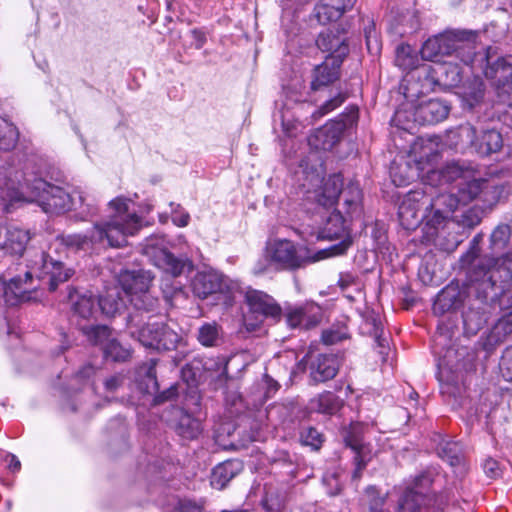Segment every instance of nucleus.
Wrapping results in <instances>:
<instances>
[{
	"label": "nucleus",
	"mask_w": 512,
	"mask_h": 512,
	"mask_svg": "<svg viewBox=\"0 0 512 512\" xmlns=\"http://www.w3.org/2000/svg\"><path fill=\"white\" fill-rule=\"evenodd\" d=\"M512 259L510 255L497 258H483L474 263L469 273V289L483 304L506 299L511 302L508 311L493 325L484 341V348L492 350L512 333Z\"/></svg>",
	"instance_id": "obj_1"
},
{
	"label": "nucleus",
	"mask_w": 512,
	"mask_h": 512,
	"mask_svg": "<svg viewBox=\"0 0 512 512\" xmlns=\"http://www.w3.org/2000/svg\"><path fill=\"white\" fill-rule=\"evenodd\" d=\"M445 56L455 57L472 72L480 71L496 87L502 101L512 105V56H502L498 48L488 46L478 51V32L473 30H447L437 35Z\"/></svg>",
	"instance_id": "obj_2"
},
{
	"label": "nucleus",
	"mask_w": 512,
	"mask_h": 512,
	"mask_svg": "<svg viewBox=\"0 0 512 512\" xmlns=\"http://www.w3.org/2000/svg\"><path fill=\"white\" fill-rule=\"evenodd\" d=\"M0 198L3 200H21L38 202L43 211L50 214H61L70 210L78 211L82 220H87L98 213L97 206L88 201V196L81 190L72 193L52 185L42 178L33 180L16 172L14 177L5 169L0 172Z\"/></svg>",
	"instance_id": "obj_3"
},
{
	"label": "nucleus",
	"mask_w": 512,
	"mask_h": 512,
	"mask_svg": "<svg viewBox=\"0 0 512 512\" xmlns=\"http://www.w3.org/2000/svg\"><path fill=\"white\" fill-rule=\"evenodd\" d=\"M111 215L105 222L96 223L88 234H68L61 236V242L74 251L94 250L97 245L122 247L127 237L132 236L141 228V219L129 209V200L117 197L109 202Z\"/></svg>",
	"instance_id": "obj_4"
},
{
	"label": "nucleus",
	"mask_w": 512,
	"mask_h": 512,
	"mask_svg": "<svg viewBox=\"0 0 512 512\" xmlns=\"http://www.w3.org/2000/svg\"><path fill=\"white\" fill-rule=\"evenodd\" d=\"M458 199L451 193L441 192L434 195L424 189L408 192L398 208L402 224L416 225L425 222L426 234L435 236L444 228L452 213L458 207Z\"/></svg>",
	"instance_id": "obj_5"
},
{
	"label": "nucleus",
	"mask_w": 512,
	"mask_h": 512,
	"mask_svg": "<svg viewBox=\"0 0 512 512\" xmlns=\"http://www.w3.org/2000/svg\"><path fill=\"white\" fill-rule=\"evenodd\" d=\"M27 268L24 278L13 277L6 286V294L10 291L20 302L29 300V293L36 288L32 286L33 277L40 281L47 280L49 290L54 291L59 283L67 281L73 274V271L65 268L62 262L53 260L43 251L35 253Z\"/></svg>",
	"instance_id": "obj_6"
},
{
	"label": "nucleus",
	"mask_w": 512,
	"mask_h": 512,
	"mask_svg": "<svg viewBox=\"0 0 512 512\" xmlns=\"http://www.w3.org/2000/svg\"><path fill=\"white\" fill-rule=\"evenodd\" d=\"M422 156V166L425 167L421 173V182L425 187L424 190L432 192L434 195L441 192L453 194L454 187L451 190H447V188L460 178L463 174L462 169L455 163L439 168L441 154L436 149H424Z\"/></svg>",
	"instance_id": "obj_7"
},
{
	"label": "nucleus",
	"mask_w": 512,
	"mask_h": 512,
	"mask_svg": "<svg viewBox=\"0 0 512 512\" xmlns=\"http://www.w3.org/2000/svg\"><path fill=\"white\" fill-rule=\"evenodd\" d=\"M362 190L358 183H349L343 193L342 209L333 211L327 218L323 234L333 239L348 236V223L362 214Z\"/></svg>",
	"instance_id": "obj_8"
},
{
	"label": "nucleus",
	"mask_w": 512,
	"mask_h": 512,
	"mask_svg": "<svg viewBox=\"0 0 512 512\" xmlns=\"http://www.w3.org/2000/svg\"><path fill=\"white\" fill-rule=\"evenodd\" d=\"M266 257L274 271H296L316 260L305 246L288 239L269 241L266 245Z\"/></svg>",
	"instance_id": "obj_9"
},
{
	"label": "nucleus",
	"mask_w": 512,
	"mask_h": 512,
	"mask_svg": "<svg viewBox=\"0 0 512 512\" xmlns=\"http://www.w3.org/2000/svg\"><path fill=\"white\" fill-rule=\"evenodd\" d=\"M141 322L137 314H130L127 326L131 336L146 348L173 350L181 340L180 335L166 324L153 323L141 326Z\"/></svg>",
	"instance_id": "obj_10"
},
{
	"label": "nucleus",
	"mask_w": 512,
	"mask_h": 512,
	"mask_svg": "<svg viewBox=\"0 0 512 512\" xmlns=\"http://www.w3.org/2000/svg\"><path fill=\"white\" fill-rule=\"evenodd\" d=\"M432 483L431 473L417 475L399 498L397 512H429L431 497L428 491Z\"/></svg>",
	"instance_id": "obj_11"
},
{
	"label": "nucleus",
	"mask_w": 512,
	"mask_h": 512,
	"mask_svg": "<svg viewBox=\"0 0 512 512\" xmlns=\"http://www.w3.org/2000/svg\"><path fill=\"white\" fill-rule=\"evenodd\" d=\"M80 330L91 344L101 347L105 358H110L115 362H124L131 356V351L117 340L108 326H81Z\"/></svg>",
	"instance_id": "obj_12"
},
{
	"label": "nucleus",
	"mask_w": 512,
	"mask_h": 512,
	"mask_svg": "<svg viewBox=\"0 0 512 512\" xmlns=\"http://www.w3.org/2000/svg\"><path fill=\"white\" fill-rule=\"evenodd\" d=\"M459 136L473 146L482 156H488L501 150L503 138L500 132L496 130L484 131L480 138H477L476 129L470 125H462L459 128Z\"/></svg>",
	"instance_id": "obj_13"
},
{
	"label": "nucleus",
	"mask_w": 512,
	"mask_h": 512,
	"mask_svg": "<svg viewBox=\"0 0 512 512\" xmlns=\"http://www.w3.org/2000/svg\"><path fill=\"white\" fill-rule=\"evenodd\" d=\"M245 302L249 307L250 312L263 318H270L278 321L282 315V309L276 300L269 294L256 290L249 289L245 293Z\"/></svg>",
	"instance_id": "obj_14"
},
{
	"label": "nucleus",
	"mask_w": 512,
	"mask_h": 512,
	"mask_svg": "<svg viewBox=\"0 0 512 512\" xmlns=\"http://www.w3.org/2000/svg\"><path fill=\"white\" fill-rule=\"evenodd\" d=\"M317 47L329 55L326 59L343 62L349 52L347 38L339 29H326L322 31L316 40Z\"/></svg>",
	"instance_id": "obj_15"
},
{
	"label": "nucleus",
	"mask_w": 512,
	"mask_h": 512,
	"mask_svg": "<svg viewBox=\"0 0 512 512\" xmlns=\"http://www.w3.org/2000/svg\"><path fill=\"white\" fill-rule=\"evenodd\" d=\"M30 240V233L14 225L0 224V249L10 255H22Z\"/></svg>",
	"instance_id": "obj_16"
},
{
	"label": "nucleus",
	"mask_w": 512,
	"mask_h": 512,
	"mask_svg": "<svg viewBox=\"0 0 512 512\" xmlns=\"http://www.w3.org/2000/svg\"><path fill=\"white\" fill-rule=\"evenodd\" d=\"M158 239H147L144 246V252L147 255H156V265L162 268L166 273L171 274L173 277L181 275L186 266V262L182 259L176 258L169 251L158 248Z\"/></svg>",
	"instance_id": "obj_17"
},
{
	"label": "nucleus",
	"mask_w": 512,
	"mask_h": 512,
	"mask_svg": "<svg viewBox=\"0 0 512 512\" xmlns=\"http://www.w3.org/2000/svg\"><path fill=\"white\" fill-rule=\"evenodd\" d=\"M153 277L149 271H122L119 275V288L125 298H131L132 294L146 291L150 288Z\"/></svg>",
	"instance_id": "obj_18"
},
{
	"label": "nucleus",
	"mask_w": 512,
	"mask_h": 512,
	"mask_svg": "<svg viewBox=\"0 0 512 512\" xmlns=\"http://www.w3.org/2000/svg\"><path fill=\"white\" fill-rule=\"evenodd\" d=\"M449 110V106L444 101L430 99L415 107L413 117L422 125H430L444 120L448 116Z\"/></svg>",
	"instance_id": "obj_19"
},
{
	"label": "nucleus",
	"mask_w": 512,
	"mask_h": 512,
	"mask_svg": "<svg viewBox=\"0 0 512 512\" xmlns=\"http://www.w3.org/2000/svg\"><path fill=\"white\" fill-rule=\"evenodd\" d=\"M423 156L414 158L412 162L404 161L394 163L390 168V176L396 186H406L415 179L421 180V173H423Z\"/></svg>",
	"instance_id": "obj_20"
},
{
	"label": "nucleus",
	"mask_w": 512,
	"mask_h": 512,
	"mask_svg": "<svg viewBox=\"0 0 512 512\" xmlns=\"http://www.w3.org/2000/svg\"><path fill=\"white\" fill-rule=\"evenodd\" d=\"M342 128L337 123L326 124L316 129L308 138V144L316 150H330L340 140Z\"/></svg>",
	"instance_id": "obj_21"
},
{
	"label": "nucleus",
	"mask_w": 512,
	"mask_h": 512,
	"mask_svg": "<svg viewBox=\"0 0 512 512\" xmlns=\"http://www.w3.org/2000/svg\"><path fill=\"white\" fill-rule=\"evenodd\" d=\"M222 281V275L215 271L198 272L192 280L193 293L200 299H206L220 291Z\"/></svg>",
	"instance_id": "obj_22"
},
{
	"label": "nucleus",
	"mask_w": 512,
	"mask_h": 512,
	"mask_svg": "<svg viewBox=\"0 0 512 512\" xmlns=\"http://www.w3.org/2000/svg\"><path fill=\"white\" fill-rule=\"evenodd\" d=\"M339 370V363L334 355H318L310 365V376L315 383L333 379Z\"/></svg>",
	"instance_id": "obj_23"
},
{
	"label": "nucleus",
	"mask_w": 512,
	"mask_h": 512,
	"mask_svg": "<svg viewBox=\"0 0 512 512\" xmlns=\"http://www.w3.org/2000/svg\"><path fill=\"white\" fill-rule=\"evenodd\" d=\"M341 64L342 62L326 59L323 63L317 65L312 74L311 89L317 91L336 81L340 75Z\"/></svg>",
	"instance_id": "obj_24"
},
{
	"label": "nucleus",
	"mask_w": 512,
	"mask_h": 512,
	"mask_svg": "<svg viewBox=\"0 0 512 512\" xmlns=\"http://www.w3.org/2000/svg\"><path fill=\"white\" fill-rule=\"evenodd\" d=\"M346 444L351 447L355 452L354 465L355 469L353 472V479L358 480L362 475V471L366 468L367 464L371 461V451L365 446L358 435L350 432L345 437Z\"/></svg>",
	"instance_id": "obj_25"
},
{
	"label": "nucleus",
	"mask_w": 512,
	"mask_h": 512,
	"mask_svg": "<svg viewBox=\"0 0 512 512\" xmlns=\"http://www.w3.org/2000/svg\"><path fill=\"white\" fill-rule=\"evenodd\" d=\"M74 317L89 320L98 312V298L92 293L70 294Z\"/></svg>",
	"instance_id": "obj_26"
},
{
	"label": "nucleus",
	"mask_w": 512,
	"mask_h": 512,
	"mask_svg": "<svg viewBox=\"0 0 512 512\" xmlns=\"http://www.w3.org/2000/svg\"><path fill=\"white\" fill-rule=\"evenodd\" d=\"M319 3L315 6L314 13L318 22L326 25L329 22L338 20L347 10H350L356 0H343L341 5L334 3Z\"/></svg>",
	"instance_id": "obj_27"
},
{
	"label": "nucleus",
	"mask_w": 512,
	"mask_h": 512,
	"mask_svg": "<svg viewBox=\"0 0 512 512\" xmlns=\"http://www.w3.org/2000/svg\"><path fill=\"white\" fill-rule=\"evenodd\" d=\"M127 298L123 295L118 286L107 289L106 293L98 298V306L103 314L108 317H114L125 307Z\"/></svg>",
	"instance_id": "obj_28"
},
{
	"label": "nucleus",
	"mask_w": 512,
	"mask_h": 512,
	"mask_svg": "<svg viewBox=\"0 0 512 512\" xmlns=\"http://www.w3.org/2000/svg\"><path fill=\"white\" fill-rule=\"evenodd\" d=\"M242 470V463L238 460H228L218 464L211 474V486L218 490L226 485Z\"/></svg>",
	"instance_id": "obj_29"
},
{
	"label": "nucleus",
	"mask_w": 512,
	"mask_h": 512,
	"mask_svg": "<svg viewBox=\"0 0 512 512\" xmlns=\"http://www.w3.org/2000/svg\"><path fill=\"white\" fill-rule=\"evenodd\" d=\"M342 187L343 181L340 175L334 174L328 177L323 184L321 193L317 196L318 203L324 207L333 206L340 196L343 198L347 187L343 190Z\"/></svg>",
	"instance_id": "obj_30"
},
{
	"label": "nucleus",
	"mask_w": 512,
	"mask_h": 512,
	"mask_svg": "<svg viewBox=\"0 0 512 512\" xmlns=\"http://www.w3.org/2000/svg\"><path fill=\"white\" fill-rule=\"evenodd\" d=\"M461 304L460 292L456 287L447 286L441 290L433 304L435 314H444L459 307Z\"/></svg>",
	"instance_id": "obj_31"
},
{
	"label": "nucleus",
	"mask_w": 512,
	"mask_h": 512,
	"mask_svg": "<svg viewBox=\"0 0 512 512\" xmlns=\"http://www.w3.org/2000/svg\"><path fill=\"white\" fill-rule=\"evenodd\" d=\"M461 67L455 62H445L440 65L441 80L445 86L458 87L464 81V76L472 71L465 64Z\"/></svg>",
	"instance_id": "obj_32"
},
{
	"label": "nucleus",
	"mask_w": 512,
	"mask_h": 512,
	"mask_svg": "<svg viewBox=\"0 0 512 512\" xmlns=\"http://www.w3.org/2000/svg\"><path fill=\"white\" fill-rule=\"evenodd\" d=\"M474 74V78L468 84L463 85L462 97L464 104L469 108L473 109L477 104H479L484 97V83L480 78V74H483L480 71L472 72Z\"/></svg>",
	"instance_id": "obj_33"
},
{
	"label": "nucleus",
	"mask_w": 512,
	"mask_h": 512,
	"mask_svg": "<svg viewBox=\"0 0 512 512\" xmlns=\"http://www.w3.org/2000/svg\"><path fill=\"white\" fill-rule=\"evenodd\" d=\"M488 313L484 306H471L463 313V324L467 334L475 335L487 322Z\"/></svg>",
	"instance_id": "obj_34"
},
{
	"label": "nucleus",
	"mask_w": 512,
	"mask_h": 512,
	"mask_svg": "<svg viewBox=\"0 0 512 512\" xmlns=\"http://www.w3.org/2000/svg\"><path fill=\"white\" fill-rule=\"evenodd\" d=\"M342 405L340 398L333 392L326 391L319 394L309 402L312 411L324 414H335Z\"/></svg>",
	"instance_id": "obj_35"
},
{
	"label": "nucleus",
	"mask_w": 512,
	"mask_h": 512,
	"mask_svg": "<svg viewBox=\"0 0 512 512\" xmlns=\"http://www.w3.org/2000/svg\"><path fill=\"white\" fill-rule=\"evenodd\" d=\"M456 183V188L459 193V196L453 195L458 199V204L460 202L467 203L475 199L483 190V186L486 184V181L483 179H472L466 181L463 179L462 175Z\"/></svg>",
	"instance_id": "obj_36"
},
{
	"label": "nucleus",
	"mask_w": 512,
	"mask_h": 512,
	"mask_svg": "<svg viewBox=\"0 0 512 512\" xmlns=\"http://www.w3.org/2000/svg\"><path fill=\"white\" fill-rule=\"evenodd\" d=\"M197 340L202 346L217 347L223 342V331L216 322H206L198 328Z\"/></svg>",
	"instance_id": "obj_37"
},
{
	"label": "nucleus",
	"mask_w": 512,
	"mask_h": 512,
	"mask_svg": "<svg viewBox=\"0 0 512 512\" xmlns=\"http://www.w3.org/2000/svg\"><path fill=\"white\" fill-rule=\"evenodd\" d=\"M287 322L292 328L303 327L310 329L318 324L319 318L315 315H309L306 308L297 307L287 313Z\"/></svg>",
	"instance_id": "obj_38"
},
{
	"label": "nucleus",
	"mask_w": 512,
	"mask_h": 512,
	"mask_svg": "<svg viewBox=\"0 0 512 512\" xmlns=\"http://www.w3.org/2000/svg\"><path fill=\"white\" fill-rule=\"evenodd\" d=\"M202 431L201 422L192 417L191 415L184 413L180 416L176 426V432L185 439H195Z\"/></svg>",
	"instance_id": "obj_39"
},
{
	"label": "nucleus",
	"mask_w": 512,
	"mask_h": 512,
	"mask_svg": "<svg viewBox=\"0 0 512 512\" xmlns=\"http://www.w3.org/2000/svg\"><path fill=\"white\" fill-rule=\"evenodd\" d=\"M417 52L408 44H400L396 48L395 64L402 70H413L418 66Z\"/></svg>",
	"instance_id": "obj_40"
},
{
	"label": "nucleus",
	"mask_w": 512,
	"mask_h": 512,
	"mask_svg": "<svg viewBox=\"0 0 512 512\" xmlns=\"http://www.w3.org/2000/svg\"><path fill=\"white\" fill-rule=\"evenodd\" d=\"M19 132L14 124L0 117V151H10L18 141Z\"/></svg>",
	"instance_id": "obj_41"
},
{
	"label": "nucleus",
	"mask_w": 512,
	"mask_h": 512,
	"mask_svg": "<svg viewBox=\"0 0 512 512\" xmlns=\"http://www.w3.org/2000/svg\"><path fill=\"white\" fill-rule=\"evenodd\" d=\"M438 455L453 467L464 465L461 447L457 442H442L438 447Z\"/></svg>",
	"instance_id": "obj_42"
},
{
	"label": "nucleus",
	"mask_w": 512,
	"mask_h": 512,
	"mask_svg": "<svg viewBox=\"0 0 512 512\" xmlns=\"http://www.w3.org/2000/svg\"><path fill=\"white\" fill-rule=\"evenodd\" d=\"M128 301L138 312H153L159 305L158 298L152 294L150 288L146 291L132 294Z\"/></svg>",
	"instance_id": "obj_43"
},
{
	"label": "nucleus",
	"mask_w": 512,
	"mask_h": 512,
	"mask_svg": "<svg viewBox=\"0 0 512 512\" xmlns=\"http://www.w3.org/2000/svg\"><path fill=\"white\" fill-rule=\"evenodd\" d=\"M511 230L506 224L498 225L490 236V248L495 254L502 253L510 240Z\"/></svg>",
	"instance_id": "obj_44"
},
{
	"label": "nucleus",
	"mask_w": 512,
	"mask_h": 512,
	"mask_svg": "<svg viewBox=\"0 0 512 512\" xmlns=\"http://www.w3.org/2000/svg\"><path fill=\"white\" fill-rule=\"evenodd\" d=\"M349 337L348 328L345 324H337L326 329L322 333V341L326 345L337 344Z\"/></svg>",
	"instance_id": "obj_45"
},
{
	"label": "nucleus",
	"mask_w": 512,
	"mask_h": 512,
	"mask_svg": "<svg viewBox=\"0 0 512 512\" xmlns=\"http://www.w3.org/2000/svg\"><path fill=\"white\" fill-rule=\"evenodd\" d=\"M323 441V435L314 427H304L300 431L301 444L310 446L313 450L320 449Z\"/></svg>",
	"instance_id": "obj_46"
},
{
	"label": "nucleus",
	"mask_w": 512,
	"mask_h": 512,
	"mask_svg": "<svg viewBox=\"0 0 512 512\" xmlns=\"http://www.w3.org/2000/svg\"><path fill=\"white\" fill-rule=\"evenodd\" d=\"M422 58L428 61H438L440 57L445 56L437 36L429 38L421 48Z\"/></svg>",
	"instance_id": "obj_47"
},
{
	"label": "nucleus",
	"mask_w": 512,
	"mask_h": 512,
	"mask_svg": "<svg viewBox=\"0 0 512 512\" xmlns=\"http://www.w3.org/2000/svg\"><path fill=\"white\" fill-rule=\"evenodd\" d=\"M347 97L348 96L346 93L339 92L336 96L332 97L331 99L327 100L323 105H321L319 109L312 114V118L314 120H318L324 115L330 113L331 111L338 108L347 99Z\"/></svg>",
	"instance_id": "obj_48"
},
{
	"label": "nucleus",
	"mask_w": 512,
	"mask_h": 512,
	"mask_svg": "<svg viewBox=\"0 0 512 512\" xmlns=\"http://www.w3.org/2000/svg\"><path fill=\"white\" fill-rule=\"evenodd\" d=\"M366 324L371 326L370 333L373 335L378 347L381 349H385L388 345V341L385 337H383V327L379 317H368L366 319Z\"/></svg>",
	"instance_id": "obj_49"
},
{
	"label": "nucleus",
	"mask_w": 512,
	"mask_h": 512,
	"mask_svg": "<svg viewBox=\"0 0 512 512\" xmlns=\"http://www.w3.org/2000/svg\"><path fill=\"white\" fill-rule=\"evenodd\" d=\"M482 240V236L480 234L476 235L473 240H472V248L471 250L464 256L462 257L461 261L463 263V266L467 263V264H470V268L467 272V277L469 278V273L470 271L472 270L473 268V265L475 262H477L478 260L480 259H483V258H491L490 256H483V257H478V248H476V246L479 244V242Z\"/></svg>",
	"instance_id": "obj_50"
},
{
	"label": "nucleus",
	"mask_w": 512,
	"mask_h": 512,
	"mask_svg": "<svg viewBox=\"0 0 512 512\" xmlns=\"http://www.w3.org/2000/svg\"><path fill=\"white\" fill-rule=\"evenodd\" d=\"M172 207V221L178 227H185L188 225L190 216L179 204L171 203Z\"/></svg>",
	"instance_id": "obj_51"
},
{
	"label": "nucleus",
	"mask_w": 512,
	"mask_h": 512,
	"mask_svg": "<svg viewBox=\"0 0 512 512\" xmlns=\"http://www.w3.org/2000/svg\"><path fill=\"white\" fill-rule=\"evenodd\" d=\"M503 376L512 382V346L505 349L501 363H500Z\"/></svg>",
	"instance_id": "obj_52"
},
{
	"label": "nucleus",
	"mask_w": 512,
	"mask_h": 512,
	"mask_svg": "<svg viewBox=\"0 0 512 512\" xmlns=\"http://www.w3.org/2000/svg\"><path fill=\"white\" fill-rule=\"evenodd\" d=\"M483 470H484V473L489 478H492V479L497 478L501 474V469H500L499 463L495 459H492V458H488L484 461Z\"/></svg>",
	"instance_id": "obj_53"
},
{
	"label": "nucleus",
	"mask_w": 512,
	"mask_h": 512,
	"mask_svg": "<svg viewBox=\"0 0 512 512\" xmlns=\"http://www.w3.org/2000/svg\"><path fill=\"white\" fill-rule=\"evenodd\" d=\"M271 270H274V268L270 262L267 261L266 255L264 256V259H259L252 268L254 275H262Z\"/></svg>",
	"instance_id": "obj_54"
},
{
	"label": "nucleus",
	"mask_w": 512,
	"mask_h": 512,
	"mask_svg": "<svg viewBox=\"0 0 512 512\" xmlns=\"http://www.w3.org/2000/svg\"><path fill=\"white\" fill-rule=\"evenodd\" d=\"M263 382L266 388L265 394L267 398L274 395L280 388L279 383L272 377H270L268 374H265L263 376Z\"/></svg>",
	"instance_id": "obj_55"
},
{
	"label": "nucleus",
	"mask_w": 512,
	"mask_h": 512,
	"mask_svg": "<svg viewBox=\"0 0 512 512\" xmlns=\"http://www.w3.org/2000/svg\"><path fill=\"white\" fill-rule=\"evenodd\" d=\"M226 367H227V361H226L225 357H217L216 360L209 359V360L205 361V363H204V368L206 370H213V371H218L220 369L226 370Z\"/></svg>",
	"instance_id": "obj_56"
},
{
	"label": "nucleus",
	"mask_w": 512,
	"mask_h": 512,
	"mask_svg": "<svg viewBox=\"0 0 512 512\" xmlns=\"http://www.w3.org/2000/svg\"><path fill=\"white\" fill-rule=\"evenodd\" d=\"M365 37H366L367 49L371 53H378L380 50L379 43H378L377 37L375 35L372 36L371 29H369L368 31L365 30Z\"/></svg>",
	"instance_id": "obj_57"
},
{
	"label": "nucleus",
	"mask_w": 512,
	"mask_h": 512,
	"mask_svg": "<svg viewBox=\"0 0 512 512\" xmlns=\"http://www.w3.org/2000/svg\"><path fill=\"white\" fill-rule=\"evenodd\" d=\"M191 35L194 40L195 48L201 49L207 41L205 32L200 29L195 28V29L191 30Z\"/></svg>",
	"instance_id": "obj_58"
},
{
	"label": "nucleus",
	"mask_w": 512,
	"mask_h": 512,
	"mask_svg": "<svg viewBox=\"0 0 512 512\" xmlns=\"http://www.w3.org/2000/svg\"><path fill=\"white\" fill-rule=\"evenodd\" d=\"M155 365H156L155 361L151 360L150 365H149V367L147 368V371H146V377L152 383L153 391H157L158 390V383H157V379H156Z\"/></svg>",
	"instance_id": "obj_59"
},
{
	"label": "nucleus",
	"mask_w": 512,
	"mask_h": 512,
	"mask_svg": "<svg viewBox=\"0 0 512 512\" xmlns=\"http://www.w3.org/2000/svg\"><path fill=\"white\" fill-rule=\"evenodd\" d=\"M176 394H177L176 388L170 387L169 389L165 390L164 392H162L161 394H159L155 397V403L156 404L163 403L167 400L174 398L176 396Z\"/></svg>",
	"instance_id": "obj_60"
},
{
	"label": "nucleus",
	"mask_w": 512,
	"mask_h": 512,
	"mask_svg": "<svg viewBox=\"0 0 512 512\" xmlns=\"http://www.w3.org/2000/svg\"><path fill=\"white\" fill-rule=\"evenodd\" d=\"M5 461L7 462V467L13 473L18 472L21 468V463L19 459L13 454H7L5 457Z\"/></svg>",
	"instance_id": "obj_61"
},
{
	"label": "nucleus",
	"mask_w": 512,
	"mask_h": 512,
	"mask_svg": "<svg viewBox=\"0 0 512 512\" xmlns=\"http://www.w3.org/2000/svg\"><path fill=\"white\" fill-rule=\"evenodd\" d=\"M350 245H351V239L350 238H345L344 240H342L340 242V244L331 247L332 255L343 254L348 249V247Z\"/></svg>",
	"instance_id": "obj_62"
},
{
	"label": "nucleus",
	"mask_w": 512,
	"mask_h": 512,
	"mask_svg": "<svg viewBox=\"0 0 512 512\" xmlns=\"http://www.w3.org/2000/svg\"><path fill=\"white\" fill-rule=\"evenodd\" d=\"M122 383L120 376H112L105 381V388L107 391H115Z\"/></svg>",
	"instance_id": "obj_63"
},
{
	"label": "nucleus",
	"mask_w": 512,
	"mask_h": 512,
	"mask_svg": "<svg viewBox=\"0 0 512 512\" xmlns=\"http://www.w3.org/2000/svg\"><path fill=\"white\" fill-rule=\"evenodd\" d=\"M384 503V498L380 497V498H377L374 500V502H372L370 504V509L372 512H390L388 510H382V509H379V507H381Z\"/></svg>",
	"instance_id": "obj_64"
}]
</instances>
